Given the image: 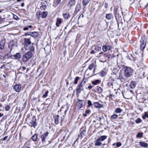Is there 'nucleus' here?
<instances>
[{
  "label": "nucleus",
  "mask_w": 148,
  "mask_h": 148,
  "mask_svg": "<svg viewBox=\"0 0 148 148\" xmlns=\"http://www.w3.org/2000/svg\"><path fill=\"white\" fill-rule=\"evenodd\" d=\"M140 42L141 53L142 55L144 54H148V48H147L146 49H145L146 45V42L145 41H144L143 40L142 38V39L141 40Z\"/></svg>",
  "instance_id": "nucleus-1"
},
{
  "label": "nucleus",
  "mask_w": 148,
  "mask_h": 148,
  "mask_svg": "<svg viewBox=\"0 0 148 148\" xmlns=\"http://www.w3.org/2000/svg\"><path fill=\"white\" fill-rule=\"evenodd\" d=\"M86 83V81H84V79H83L82 81L80 84H79L76 88V91L77 93H80L82 91H84V89L83 88V86Z\"/></svg>",
  "instance_id": "nucleus-2"
},
{
  "label": "nucleus",
  "mask_w": 148,
  "mask_h": 148,
  "mask_svg": "<svg viewBox=\"0 0 148 148\" xmlns=\"http://www.w3.org/2000/svg\"><path fill=\"white\" fill-rule=\"evenodd\" d=\"M32 57V53L31 52L28 51L26 53L22 58L23 61L26 62Z\"/></svg>",
  "instance_id": "nucleus-3"
},
{
  "label": "nucleus",
  "mask_w": 148,
  "mask_h": 148,
  "mask_svg": "<svg viewBox=\"0 0 148 148\" xmlns=\"http://www.w3.org/2000/svg\"><path fill=\"white\" fill-rule=\"evenodd\" d=\"M132 70L130 67H127L125 70L124 74L126 77H129L132 75Z\"/></svg>",
  "instance_id": "nucleus-4"
},
{
  "label": "nucleus",
  "mask_w": 148,
  "mask_h": 148,
  "mask_svg": "<svg viewBox=\"0 0 148 148\" xmlns=\"http://www.w3.org/2000/svg\"><path fill=\"white\" fill-rule=\"evenodd\" d=\"M49 133L47 132H46L42 134L41 136L42 141L45 142V139L47 138Z\"/></svg>",
  "instance_id": "nucleus-5"
},
{
  "label": "nucleus",
  "mask_w": 148,
  "mask_h": 148,
  "mask_svg": "<svg viewBox=\"0 0 148 148\" xmlns=\"http://www.w3.org/2000/svg\"><path fill=\"white\" fill-rule=\"evenodd\" d=\"M112 48V47L108 45H105L103 46L102 50L104 52L110 50Z\"/></svg>",
  "instance_id": "nucleus-6"
},
{
  "label": "nucleus",
  "mask_w": 148,
  "mask_h": 148,
  "mask_svg": "<svg viewBox=\"0 0 148 148\" xmlns=\"http://www.w3.org/2000/svg\"><path fill=\"white\" fill-rule=\"evenodd\" d=\"M21 88V86L20 84L16 85L13 88L17 92H19Z\"/></svg>",
  "instance_id": "nucleus-7"
},
{
  "label": "nucleus",
  "mask_w": 148,
  "mask_h": 148,
  "mask_svg": "<svg viewBox=\"0 0 148 148\" xmlns=\"http://www.w3.org/2000/svg\"><path fill=\"white\" fill-rule=\"evenodd\" d=\"M76 1V0H70L68 4V6L71 8V7L75 5Z\"/></svg>",
  "instance_id": "nucleus-8"
},
{
  "label": "nucleus",
  "mask_w": 148,
  "mask_h": 148,
  "mask_svg": "<svg viewBox=\"0 0 148 148\" xmlns=\"http://www.w3.org/2000/svg\"><path fill=\"white\" fill-rule=\"evenodd\" d=\"M5 44V40H1L0 44V49L3 50L4 49V45Z\"/></svg>",
  "instance_id": "nucleus-9"
},
{
  "label": "nucleus",
  "mask_w": 148,
  "mask_h": 148,
  "mask_svg": "<svg viewBox=\"0 0 148 148\" xmlns=\"http://www.w3.org/2000/svg\"><path fill=\"white\" fill-rule=\"evenodd\" d=\"M30 38H25V44L27 46L30 45L31 43V41L30 40Z\"/></svg>",
  "instance_id": "nucleus-10"
},
{
  "label": "nucleus",
  "mask_w": 148,
  "mask_h": 148,
  "mask_svg": "<svg viewBox=\"0 0 148 148\" xmlns=\"http://www.w3.org/2000/svg\"><path fill=\"white\" fill-rule=\"evenodd\" d=\"M93 105L96 108H100L103 106V105L100 104L98 102H94L93 103Z\"/></svg>",
  "instance_id": "nucleus-11"
},
{
  "label": "nucleus",
  "mask_w": 148,
  "mask_h": 148,
  "mask_svg": "<svg viewBox=\"0 0 148 148\" xmlns=\"http://www.w3.org/2000/svg\"><path fill=\"white\" fill-rule=\"evenodd\" d=\"M62 19L59 18H57L56 19V25L57 27L59 26V24H61L62 23Z\"/></svg>",
  "instance_id": "nucleus-12"
},
{
  "label": "nucleus",
  "mask_w": 148,
  "mask_h": 148,
  "mask_svg": "<svg viewBox=\"0 0 148 148\" xmlns=\"http://www.w3.org/2000/svg\"><path fill=\"white\" fill-rule=\"evenodd\" d=\"M101 141L98 138L95 140V145L96 146H101L102 145Z\"/></svg>",
  "instance_id": "nucleus-13"
},
{
  "label": "nucleus",
  "mask_w": 148,
  "mask_h": 148,
  "mask_svg": "<svg viewBox=\"0 0 148 148\" xmlns=\"http://www.w3.org/2000/svg\"><path fill=\"white\" fill-rule=\"evenodd\" d=\"M107 136L104 135L101 136L97 138L101 141H103L107 138Z\"/></svg>",
  "instance_id": "nucleus-14"
},
{
  "label": "nucleus",
  "mask_w": 148,
  "mask_h": 148,
  "mask_svg": "<svg viewBox=\"0 0 148 148\" xmlns=\"http://www.w3.org/2000/svg\"><path fill=\"white\" fill-rule=\"evenodd\" d=\"M14 57L15 59H19L21 57V54L19 53H17L14 56Z\"/></svg>",
  "instance_id": "nucleus-15"
},
{
  "label": "nucleus",
  "mask_w": 148,
  "mask_h": 148,
  "mask_svg": "<svg viewBox=\"0 0 148 148\" xmlns=\"http://www.w3.org/2000/svg\"><path fill=\"white\" fill-rule=\"evenodd\" d=\"M139 144L141 147H147L148 146L147 143L143 142H140Z\"/></svg>",
  "instance_id": "nucleus-16"
},
{
  "label": "nucleus",
  "mask_w": 148,
  "mask_h": 148,
  "mask_svg": "<svg viewBox=\"0 0 148 148\" xmlns=\"http://www.w3.org/2000/svg\"><path fill=\"white\" fill-rule=\"evenodd\" d=\"M59 118L60 116L58 115H57L54 117L55 122L56 124H58L59 123Z\"/></svg>",
  "instance_id": "nucleus-17"
},
{
  "label": "nucleus",
  "mask_w": 148,
  "mask_h": 148,
  "mask_svg": "<svg viewBox=\"0 0 148 148\" xmlns=\"http://www.w3.org/2000/svg\"><path fill=\"white\" fill-rule=\"evenodd\" d=\"M136 86V84L135 82L132 81L130 84L129 86L131 88L133 89Z\"/></svg>",
  "instance_id": "nucleus-18"
},
{
  "label": "nucleus",
  "mask_w": 148,
  "mask_h": 148,
  "mask_svg": "<svg viewBox=\"0 0 148 148\" xmlns=\"http://www.w3.org/2000/svg\"><path fill=\"white\" fill-rule=\"evenodd\" d=\"M38 134H35L31 137V138L32 140L35 141L37 140L38 138Z\"/></svg>",
  "instance_id": "nucleus-19"
},
{
  "label": "nucleus",
  "mask_w": 148,
  "mask_h": 148,
  "mask_svg": "<svg viewBox=\"0 0 148 148\" xmlns=\"http://www.w3.org/2000/svg\"><path fill=\"white\" fill-rule=\"evenodd\" d=\"M63 16L65 19H67L70 17V16L69 13H66L63 14Z\"/></svg>",
  "instance_id": "nucleus-20"
},
{
  "label": "nucleus",
  "mask_w": 148,
  "mask_h": 148,
  "mask_svg": "<svg viewBox=\"0 0 148 148\" xmlns=\"http://www.w3.org/2000/svg\"><path fill=\"white\" fill-rule=\"evenodd\" d=\"M61 0H54V4L55 6H57L60 3Z\"/></svg>",
  "instance_id": "nucleus-21"
},
{
  "label": "nucleus",
  "mask_w": 148,
  "mask_h": 148,
  "mask_svg": "<svg viewBox=\"0 0 148 148\" xmlns=\"http://www.w3.org/2000/svg\"><path fill=\"white\" fill-rule=\"evenodd\" d=\"M90 1V0H83L82 4L84 6L87 5Z\"/></svg>",
  "instance_id": "nucleus-22"
},
{
  "label": "nucleus",
  "mask_w": 148,
  "mask_h": 148,
  "mask_svg": "<svg viewBox=\"0 0 148 148\" xmlns=\"http://www.w3.org/2000/svg\"><path fill=\"white\" fill-rule=\"evenodd\" d=\"M85 102L83 101L82 102L79 103L78 104V106L79 108H83Z\"/></svg>",
  "instance_id": "nucleus-23"
},
{
  "label": "nucleus",
  "mask_w": 148,
  "mask_h": 148,
  "mask_svg": "<svg viewBox=\"0 0 148 148\" xmlns=\"http://www.w3.org/2000/svg\"><path fill=\"white\" fill-rule=\"evenodd\" d=\"M81 6L80 4L77 3L76 7V11L77 12H79L81 9Z\"/></svg>",
  "instance_id": "nucleus-24"
},
{
  "label": "nucleus",
  "mask_w": 148,
  "mask_h": 148,
  "mask_svg": "<svg viewBox=\"0 0 148 148\" xmlns=\"http://www.w3.org/2000/svg\"><path fill=\"white\" fill-rule=\"evenodd\" d=\"M122 111V110L120 108H117L115 109V112L116 113H120Z\"/></svg>",
  "instance_id": "nucleus-25"
},
{
  "label": "nucleus",
  "mask_w": 148,
  "mask_h": 148,
  "mask_svg": "<svg viewBox=\"0 0 148 148\" xmlns=\"http://www.w3.org/2000/svg\"><path fill=\"white\" fill-rule=\"evenodd\" d=\"M96 90L98 93H101L103 91L102 88L98 86H97L96 88Z\"/></svg>",
  "instance_id": "nucleus-26"
},
{
  "label": "nucleus",
  "mask_w": 148,
  "mask_h": 148,
  "mask_svg": "<svg viewBox=\"0 0 148 148\" xmlns=\"http://www.w3.org/2000/svg\"><path fill=\"white\" fill-rule=\"evenodd\" d=\"M104 70H105L104 69L100 73V75L101 76L103 77L106 74L107 71H105Z\"/></svg>",
  "instance_id": "nucleus-27"
},
{
  "label": "nucleus",
  "mask_w": 148,
  "mask_h": 148,
  "mask_svg": "<svg viewBox=\"0 0 148 148\" xmlns=\"http://www.w3.org/2000/svg\"><path fill=\"white\" fill-rule=\"evenodd\" d=\"M100 82V80L99 79H97L95 81L92 82V83L95 85H96L99 83Z\"/></svg>",
  "instance_id": "nucleus-28"
},
{
  "label": "nucleus",
  "mask_w": 148,
  "mask_h": 148,
  "mask_svg": "<svg viewBox=\"0 0 148 148\" xmlns=\"http://www.w3.org/2000/svg\"><path fill=\"white\" fill-rule=\"evenodd\" d=\"M112 15L111 14H106V18L110 20V19L112 18Z\"/></svg>",
  "instance_id": "nucleus-29"
},
{
  "label": "nucleus",
  "mask_w": 148,
  "mask_h": 148,
  "mask_svg": "<svg viewBox=\"0 0 148 148\" xmlns=\"http://www.w3.org/2000/svg\"><path fill=\"white\" fill-rule=\"evenodd\" d=\"M47 16V13L45 12H42L41 14V17L42 18H44Z\"/></svg>",
  "instance_id": "nucleus-30"
},
{
  "label": "nucleus",
  "mask_w": 148,
  "mask_h": 148,
  "mask_svg": "<svg viewBox=\"0 0 148 148\" xmlns=\"http://www.w3.org/2000/svg\"><path fill=\"white\" fill-rule=\"evenodd\" d=\"M79 77H76L74 81V84H77L78 81L79 79Z\"/></svg>",
  "instance_id": "nucleus-31"
},
{
  "label": "nucleus",
  "mask_w": 148,
  "mask_h": 148,
  "mask_svg": "<svg viewBox=\"0 0 148 148\" xmlns=\"http://www.w3.org/2000/svg\"><path fill=\"white\" fill-rule=\"evenodd\" d=\"M118 117V116L117 114L114 113L111 116L112 119H116Z\"/></svg>",
  "instance_id": "nucleus-32"
},
{
  "label": "nucleus",
  "mask_w": 148,
  "mask_h": 148,
  "mask_svg": "<svg viewBox=\"0 0 148 148\" xmlns=\"http://www.w3.org/2000/svg\"><path fill=\"white\" fill-rule=\"evenodd\" d=\"M143 135V133L139 132L136 135V137L137 138H141L142 137Z\"/></svg>",
  "instance_id": "nucleus-33"
},
{
  "label": "nucleus",
  "mask_w": 148,
  "mask_h": 148,
  "mask_svg": "<svg viewBox=\"0 0 148 148\" xmlns=\"http://www.w3.org/2000/svg\"><path fill=\"white\" fill-rule=\"evenodd\" d=\"M49 92L48 91H47L45 93V94H44L43 95L42 98H44L45 97H46L47 96L48 94L49 93Z\"/></svg>",
  "instance_id": "nucleus-34"
},
{
  "label": "nucleus",
  "mask_w": 148,
  "mask_h": 148,
  "mask_svg": "<svg viewBox=\"0 0 148 148\" xmlns=\"http://www.w3.org/2000/svg\"><path fill=\"white\" fill-rule=\"evenodd\" d=\"M88 105L87 107H90L91 106H92V104L91 101L90 100H88Z\"/></svg>",
  "instance_id": "nucleus-35"
},
{
  "label": "nucleus",
  "mask_w": 148,
  "mask_h": 148,
  "mask_svg": "<svg viewBox=\"0 0 148 148\" xmlns=\"http://www.w3.org/2000/svg\"><path fill=\"white\" fill-rule=\"evenodd\" d=\"M41 14L40 11H37L36 12V16L38 19L40 18V16H41Z\"/></svg>",
  "instance_id": "nucleus-36"
},
{
  "label": "nucleus",
  "mask_w": 148,
  "mask_h": 148,
  "mask_svg": "<svg viewBox=\"0 0 148 148\" xmlns=\"http://www.w3.org/2000/svg\"><path fill=\"white\" fill-rule=\"evenodd\" d=\"M107 84L108 86L113 88V84L112 82H107Z\"/></svg>",
  "instance_id": "nucleus-37"
},
{
  "label": "nucleus",
  "mask_w": 148,
  "mask_h": 148,
  "mask_svg": "<svg viewBox=\"0 0 148 148\" xmlns=\"http://www.w3.org/2000/svg\"><path fill=\"white\" fill-rule=\"evenodd\" d=\"M94 66V64L92 63L90 65L88 66V69L90 70H91Z\"/></svg>",
  "instance_id": "nucleus-38"
},
{
  "label": "nucleus",
  "mask_w": 148,
  "mask_h": 148,
  "mask_svg": "<svg viewBox=\"0 0 148 148\" xmlns=\"http://www.w3.org/2000/svg\"><path fill=\"white\" fill-rule=\"evenodd\" d=\"M141 122V119L139 118H138L135 121V122L137 123H139Z\"/></svg>",
  "instance_id": "nucleus-39"
},
{
  "label": "nucleus",
  "mask_w": 148,
  "mask_h": 148,
  "mask_svg": "<svg viewBox=\"0 0 148 148\" xmlns=\"http://www.w3.org/2000/svg\"><path fill=\"white\" fill-rule=\"evenodd\" d=\"M10 106L8 105L5 107V109L6 111H8L10 109Z\"/></svg>",
  "instance_id": "nucleus-40"
},
{
  "label": "nucleus",
  "mask_w": 148,
  "mask_h": 148,
  "mask_svg": "<svg viewBox=\"0 0 148 148\" xmlns=\"http://www.w3.org/2000/svg\"><path fill=\"white\" fill-rule=\"evenodd\" d=\"M36 122L35 121H32L31 123V125L32 126H33L34 127L36 126Z\"/></svg>",
  "instance_id": "nucleus-41"
},
{
  "label": "nucleus",
  "mask_w": 148,
  "mask_h": 148,
  "mask_svg": "<svg viewBox=\"0 0 148 148\" xmlns=\"http://www.w3.org/2000/svg\"><path fill=\"white\" fill-rule=\"evenodd\" d=\"M29 49L30 51H34V48L32 46H31L29 47Z\"/></svg>",
  "instance_id": "nucleus-42"
},
{
  "label": "nucleus",
  "mask_w": 148,
  "mask_h": 148,
  "mask_svg": "<svg viewBox=\"0 0 148 148\" xmlns=\"http://www.w3.org/2000/svg\"><path fill=\"white\" fill-rule=\"evenodd\" d=\"M86 132V131L85 130H84L82 131L80 133V135L82 136L83 135L85 134Z\"/></svg>",
  "instance_id": "nucleus-43"
},
{
  "label": "nucleus",
  "mask_w": 148,
  "mask_h": 148,
  "mask_svg": "<svg viewBox=\"0 0 148 148\" xmlns=\"http://www.w3.org/2000/svg\"><path fill=\"white\" fill-rule=\"evenodd\" d=\"M13 18L16 20H18L19 19L18 17L16 15H14L13 16Z\"/></svg>",
  "instance_id": "nucleus-44"
},
{
  "label": "nucleus",
  "mask_w": 148,
  "mask_h": 148,
  "mask_svg": "<svg viewBox=\"0 0 148 148\" xmlns=\"http://www.w3.org/2000/svg\"><path fill=\"white\" fill-rule=\"evenodd\" d=\"M8 54H5L3 57V59L4 60H5L7 58V57L8 56Z\"/></svg>",
  "instance_id": "nucleus-45"
},
{
  "label": "nucleus",
  "mask_w": 148,
  "mask_h": 148,
  "mask_svg": "<svg viewBox=\"0 0 148 148\" xmlns=\"http://www.w3.org/2000/svg\"><path fill=\"white\" fill-rule=\"evenodd\" d=\"M121 145V144L120 143H116V146L118 147H119Z\"/></svg>",
  "instance_id": "nucleus-46"
},
{
  "label": "nucleus",
  "mask_w": 148,
  "mask_h": 148,
  "mask_svg": "<svg viewBox=\"0 0 148 148\" xmlns=\"http://www.w3.org/2000/svg\"><path fill=\"white\" fill-rule=\"evenodd\" d=\"M92 88V86L91 85L89 86L87 88H86V89H88L89 90L91 89Z\"/></svg>",
  "instance_id": "nucleus-47"
},
{
  "label": "nucleus",
  "mask_w": 148,
  "mask_h": 148,
  "mask_svg": "<svg viewBox=\"0 0 148 148\" xmlns=\"http://www.w3.org/2000/svg\"><path fill=\"white\" fill-rule=\"evenodd\" d=\"M8 136H6L4 137L3 139V140L4 141L5 140L8 138Z\"/></svg>",
  "instance_id": "nucleus-48"
},
{
  "label": "nucleus",
  "mask_w": 148,
  "mask_h": 148,
  "mask_svg": "<svg viewBox=\"0 0 148 148\" xmlns=\"http://www.w3.org/2000/svg\"><path fill=\"white\" fill-rule=\"evenodd\" d=\"M90 112V110H86L85 112L86 113H89V112Z\"/></svg>",
  "instance_id": "nucleus-49"
},
{
  "label": "nucleus",
  "mask_w": 148,
  "mask_h": 148,
  "mask_svg": "<svg viewBox=\"0 0 148 148\" xmlns=\"http://www.w3.org/2000/svg\"><path fill=\"white\" fill-rule=\"evenodd\" d=\"M77 100H78V101L79 102V103L82 102L84 101V100H81L79 99H78Z\"/></svg>",
  "instance_id": "nucleus-50"
},
{
  "label": "nucleus",
  "mask_w": 148,
  "mask_h": 148,
  "mask_svg": "<svg viewBox=\"0 0 148 148\" xmlns=\"http://www.w3.org/2000/svg\"><path fill=\"white\" fill-rule=\"evenodd\" d=\"M144 116L148 118V114L146 112L145 113Z\"/></svg>",
  "instance_id": "nucleus-51"
},
{
  "label": "nucleus",
  "mask_w": 148,
  "mask_h": 148,
  "mask_svg": "<svg viewBox=\"0 0 148 148\" xmlns=\"http://www.w3.org/2000/svg\"><path fill=\"white\" fill-rule=\"evenodd\" d=\"M28 29V27H25L24 28H23V30H27Z\"/></svg>",
  "instance_id": "nucleus-52"
},
{
  "label": "nucleus",
  "mask_w": 148,
  "mask_h": 148,
  "mask_svg": "<svg viewBox=\"0 0 148 148\" xmlns=\"http://www.w3.org/2000/svg\"><path fill=\"white\" fill-rule=\"evenodd\" d=\"M99 47H96L95 48V50H96V51H97V50H99Z\"/></svg>",
  "instance_id": "nucleus-53"
},
{
  "label": "nucleus",
  "mask_w": 148,
  "mask_h": 148,
  "mask_svg": "<svg viewBox=\"0 0 148 148\" xmlns=\"http://www.w3.org/2000/svg\"><path fill=\"white\" fill-rule=\"evenodd\" d=\"M5 66V64H3L0 67V68L2 69Z\"/></svg>",
  "instance_id": "nucleus-54"
},
{
  "label": "nucleus",
  "mask_w": 148,
  "mask_h": 148,
  "mask_svg": "<svg viewBox=\"0 0 148 148\" xmlns=\"http://www.w3.org/2000/svg\"><path fill=\"white\" fill-rule=\"evenodd\" d=\"M46 6L45 5V6H43V5H42V7H41V8H43V9H44V10H45V8H46Z\"/></svg>",
  "instance_id": "nucleus-55"
},
{
  "label": "nucleus",
  "mask_w": 148,
  "mask_h": 148,
  "mask_svg": "<svg viewBox=\"0 0 148 148\" xmlns=\"http://www.w3.org/2000/svg\"><path fill=\"white\" fill-rule=\"evenodd\" d=\"M90 53L91 54H94L95 53L94 51V50H92L91 51Z\"/></svg>",
  "instance_id": "nucleus-56"
},
{
  "label": "nucleus",
  "mask_w": 148,
  "mask_h": 148,
  "mask_svg": "<svg viewBox=\"0 0 148 148\" xmlns=\"http://www.w3.org/2000/svg\"><path fill=\"white\" fill-rule=\"evenodd\" d=\"M24 35L25 36H27V35H29V33H27L25 34Z\"/></svg>",
  "instance_id": "nucleus-57"
},
{
  "label": "nucleus",
  "mask_w": 148,
  "mask_h": 148,
  "mask_svg": "<svg viewBox=\"0 0 148 148\" xmlns=\"http://www.w3.org/2000/svg\"><path fill=\"white\" fill-rule=\"evenodd\" d=\"M83 116L84 117H85L86 116H87V114H83Z\"/></svg>",
  "instance_id": "nucleus-58"
},
{
  "label": "nucleus",
  "mask_w": 148,
  "mask_h": 148,
  "mask_svg": "<svg viewBox=\"0 0 148 148\" xmlns=\"http://www.w3.org/2000/svg\"><path fill=\"white\" fill-rule=\"evenodd\" d=\"M32 25H29L28 26V28H31L32 27Z\"/></svg>",
  "instance_id": "nucleus-59"
},
{
  "label": "nucleus",
  "mask_w": 148,
  "mask_h": 148,
  "mask_svg": "<svg viewBox=\"0 0 148 148\" xmlns=\"http://www.w3.org/2000/svg\"><path fill=\"white\" fill-rule=\"evenodd\" d=\"M3 116V114L0 113V117H2Z\"/></svg>",
  "instance_id": "nucleus-60"
},
{
  "label": "nucleus",
  "mask_w": 148,
  "mask_h": 148,
  "mask_svg": "<svg viewBox=\"0 0 148 148\" xmlns=\"http://www.w3.org/2000/svg\"><path fill=\"white\" fill-rule=\"evenodd\" d=\"M22 68L23 70H25L26 69V68L24 66L22 67Z\"/></svg>",
  "instance_id": "nucleus-61"
},
{
  "label": "nucleus",
  "mask_w": 148,
  "mask_h": 148,
  "mask_svg": "<svg viewBox=\"0 0 148 148\" xmlns=\"http://www.w3.org/2000/svg\"><path fill=\"white\" fill-rule=\"evenodd\" d=\"M6 75H7L6 74H5V75H4V74L3 75V76L4 78H6Z\"/></svg>",
  "instance_id": "nucleus-62"
},
{
  "label": "nucleus",
  "mask_w": 148,
  "mask_h": 148,
  "mask_svg": "<svg viewBox=\"0 0 148 148\" xmlns=\"http://www.w3.org/2000/svg\"><path fill=\"white\" fill-rule=\"evenodd\" d=\"M21 6L22 7H23L24 6V3H23L21 4Z\"/></svg>",
  "instance_id": "nucleus-63"
},
{
  "label": "nucleus",
  "mask_w": 148,
  "mask_h": 148,
  "mask_svg": "<svg viewBox=\"0 0 148 148\" xmlns=\"http://www.w3.org/2000/svg\"><path fill=\"white\" fill-rule=\"evenodd\" d=\"M24 148H31L29 147H28L26 146Z\"/></svg>",
  "instance_id": "nucleus-64"
}]
</instances>
